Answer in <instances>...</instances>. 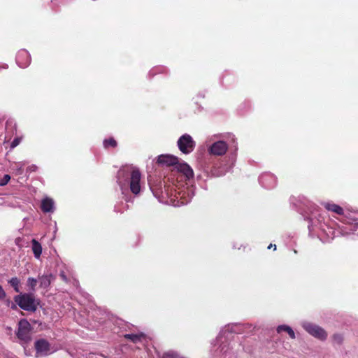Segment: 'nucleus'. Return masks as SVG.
I'll return each mask as SVG.
<instances>
[{"label": "nucleus", "mask_w": 358, "mask_h": 358, "mask_svg": "<svg viewBox=\"0 0 358 358\" xmlns=\"http://www.w3.org/2000/svg\"><path fill=\"white\" fill-rule=\"evenodd\" d=\"M117 180L126 201H130L127 196L129 191L138 195L141 190V174L137 168L127 166L120 169Z\"/></svg>", "instance_id": "1"}, {"label": "nucleus", "mask_w": 358, "mask_h": 358, "mask_svg": "<svg viewBox=\"0 0 358 358\" xmlns=\"http://www.w3.org/2000/svg\"><path fill=\"white\" fill-rule=\"evenodd\" d=\"M14 301L21 309L31 313L37 310L40 303L33 293H20L14 296Z\"/></svg>", "instance_id": "2"}, {"label": "nucleus", "mask_w": 358, "mask_h": 358, "mask_svg": "<svg viewBox=\"0 0 358 358\" xmlns=\"http://www.w3.org/2000/svg\"><path fill=\"white\" fill-rule=\"evenodd\" d=\"M308 228L309 234L319 235L320 232L326 233L327 225L325 222L324 217L317 212L313 213L308 217Z\"/></svg>", "instance_id": "3"}, {"label": "nucleus", "mask_w": 358, "mask_h": 358, "mask_svg": "<svg viewBox=\"0 0 358 358\" xmlns=\"http://www.w3.org/2000/svg\"><path fill=\"white\" fill-rule=\"evenodd\" d=\"M220 136L215 135L207 140L208 152L210 155L222 156L228 150V144L223 140L217 139Z\"/></svg>", "instance_id": "4"}, {"label": "nucleus", "mask_w": 358, "mask_h": 358, "mask_svg": "<svg viewBox=\"0 0 358 358\" xmlns=\"http://www.w3.org/2000/svg\"><path fill=\"white\" fill-rule=\"evenodd\" d=\"M179 150L184 155L192 153L196 148V142L188 134H184L177 141Z\"/></svg>", "instance_id": "5"}, {"label": "nucleus", "mask_w": 358, "mask_h": 358, "mask_svg": "<svg viewBox=\"0 0 358 358\" xmlns=\"http://www.w3.org/2000/svg\"><path fill=\"white\" fill-rule=\"evenodd\" d=\"M30 331L31 325L29 322L25 319L21 320L18 323L17 338L24 342L29 341L31 340Z\"/></svg>", "instance_id": "6"}, {"label": "nucleus", "mask_w": 358, "mask_h": 358, "mask_svg": "<svg viewBox=\"0 0 358 358\" xmlns=\"http://www.w3.org/2000/svg\"><path fill=\"white\" fill-rule=\"evenodd\" d=\"M259 181L261 185L266 189H272L276 186L277 179L271 173H264L259 178Z\"/></svg>", "instance_id": "7"}, {"label": "nucleus", "mask_w": 358, "mask_h": 358, "mask_svg": "<svg viewBox=\"0 0 358 358\" xmlns=\"http://www.w3.org/2000/svg\"><path fill=\"white\" fill-rule=\"evenodd\" d=\"M304 328L310 335L320 340L324 341L327 337L325 330L319 326L308 324L305 325Z\"/></svg>", "instance_id": "8"}, {"label": "nucleus", "mask_w": 358, "mask_h": 358, "mask_svg": "<svg viewBox=\"0 0 358 358\" xmlns=\"http://www.w3.org/2000/svg\"><path fill=\"white\" fill-rule=\"evenodd\" d=\"M16 63L20 68H26L31 63V56L26 50H20L16 56Z\"/></svg>", "instance_id": "9"}, {"label": "nucleus", "mask_w": 358, "mask_h": 358, "mask_svg": "<svg viewBox=\"0 0 358 358\" xmlns=\"http://www.w3.org/2000/svg\"><path fill=\"white\" fill-rule=\"evenodd\" d=\"M41 209L45 213H53L55 210V203L52 199L45 197L41 200Z\"/></svg>", "instance_id": "10"}, {"label": "nucleus", "mask_w": 358, "mask_h": 358, "mask_svg": "<svg viewBox=\"0 0 358 358\" xmlns=\"http://www.w3.org/2000/svg\"><path fill=\"white\" fill-rule=\"evenodd\" d=\"M178 161V157L171 155H161L157 158L158 164L166 166H176Z\"/></svg>", "instance_id": "11"}, {"label": "nucleus", "mask_w": 358, "mask_h": 358, "mask_svg": "<svg viewBox=\"0 0 358 358\" xmlns=\"http://www.w3.org/2000/svg\"><path fill=\"white\" fill-rule=\"evenodd\" d=\"M36 353L40 355H46L50 350V344L45 339H39L35 342Z\"/></svg>", "instance_id": "12"}, {"label": "nucleus", "mask_w": 358, "mask_h": 358, "mask_svg": "<svg viewBox=\"0 0 358 358\" xmlns=\"http://www.w3.org/2000/svg\"><path fill=\"white\" fill-rule=\"evenodd\" d=\"M176 168L179 172L182 173L187 179L189 180L194 177V171L187 163H179L178 162Z\"/></svg>", "instance_id": "13"}, {"label": "nucleus", "mask_w": 358, "mask_h": 358, "mask_svg": "<svg viewBox=\"0 0 358 358\" xmlns=\"http://www.w3.org/2000/svg\"><path fill=\"white\" fill-rule=\"evenodd\" d=\"M322 205L327 210L332 211L336 213L337 215H343L344 213L343 208L337 204L330 202H324L322 203Z\"/></svg>", "instance_id": "14"}, {"label": "nucleus", "mask_w": 358, "mask_h": 358, "mask_svg": "<svg viewBox=\"0 0 358 358\" xmlns=\"http://www.w3.org/2000/svg\"><path fill=\"white\" fill-rule=\"evenodd\" d=\"M124 338L131 341L134 343H137L141 341L142 338H145V335L143 333L134 334H128L124 335Z\"/></svg>", "instance_id": "15"}, {"label": "nucleus", "mask_w": 358, "mask_h": 358, "mask_svg": "<svg viewBox=\"0 0 358 358\" xmlns=\"http://www.w3.org/2000/svg\"><path fill=\"white\" fill-rule=\"evenodd\" d=\"M54 278L52 274L43 275L39 277L40 285L41 287L48 288L51 284V280Z\"/></svg>", "instance_id": "16"}, {"label": "nucleus", "mask_w": 358, "mask_h": 358, "mask_svg": "<svg viewBox=\"0 0 358 358\" xmlns=\"http://www.w3.org/2000/svg\"><path fill=\"white\" fill-rule=\"evenodd\" d=\"M278 333H280L281 331H286L289 337L292 339L295 338V334L292 329L287 325H280L277 328Z\"/></svg>", "instance_id": "17"}, {"label": "nucleus", "mask_w": 358, "mask_h": 358, "mask_svg": "<svg viewBox=\"0 0 358 358\" xmlns=\"http://www.w3.org/2000/svg\"><path fill=\"white\" fill-rule=\"evenodd\" d=\"M8 284L13 288L15 292L19 293L20 292V280L17 277H13L8 280Z\"/></svg>", "instance_id": "18"}, {"label": "nucleus", "mask_w": 358, "mask_h": 358, "mask_svg": "<svg viewBox=\"0 0 358 358\" xmlns=\"http://www.w3.org/2000/svg\"><path fill=\"white\" fill-rule=\"evenodd\" d=\"M25 165V162H15L13 169L15 171L17 175H21L23 173V167Z\"/></svg>", "instance_id": "19"}, {"label": "nucleus", "mask_w": 358, "mask_h": 358, "mask_svg": "<svg viewBox=\"0 0 358 358\" xmlns=\"http://www.w3.org/2000/svg\"><path fill=\"white\" fill-rule=\"evenodd\" d=\"M166 71V69L164 66H156L151 69L149 72V75L150 76H154L155 74L158 73H165Z\"/></svg>", "instance_id": "20"}, {"label": "nucleus", "mask_w": 358, "mask_h": 358, "mask_svg": "<svg viewBox=\"0 0 358 358\" xmlns=\"http://www.w3.org/2000/svg\"><path fill=\"white\" fill-rule=\"evenodd\" d=\"M103 146L106 148H108L109 147L115 148L117 145V142L113 138H110L108 139H105L103 141Z\"/></svg>", "instance_id": "21"}, {"label": "nucleus", "mask_w": 358, "mask_h": 358, "mask_svg": "<svg viewBox=\"0 0 358 358\" xmlns=\"http://www.w3.org/2000/svg\"><path fill=\"white\" fill-rule=\"evenodd\" d=\"M37 285V280L34 278H31V277H29L28 279H27V285L30 287V289L31 291H35V288H36V286Z\"/></svg>", "instance_id": "22"}, {"label": "nucleus", "mask_w": 358, "mask_h": 358, "mask_svg": "<svg viewBox=\"0 0 358 358\" xmlns=\"http://www.w3.org/2000/svg\"><path fill=\"white\" fill-rule=\"evenodd\" d=\"M10 180V176L8 174H5L2 178H0V186H5Z\"/></svg>", "instance_id": "23"}, {"label": "nucleus", "mask_w": 358, "mask_h": 358, "mask_svg": "<svg viewBox=\"0 0 358 358\" xmlns=\"http://www.w3.org/2000/svg\"><path fill=\"white\" fill-rule=\"evenodd\" d=\"M333 341L336 343L341 345L343 341V337L341 334H336L333 336Z\"/></svg>", "instance_id": "24"}, {"label": "nucleus", "mask_w": 358, "mask_h": 358, "mask_svg": "<svg viewBox=\"0 0 358 358\" xmlns=\"http://www.w3.org/2000/svg\"><path fill=\"white\" fill-rule=\"evenodd\" d=\"M42 248H32V250L36 258H40L41 255L42 253Z\"/></svg>", "instance_id": "25"}, {"label": "nucleus", "mask_w": 358, "mask_h": 358, "mask_svg": "<svg viewBox=\"0 0 358 358\" xmlns=\"http://www.w3.org/2000/svg\"><path fill=\"white\" fill-rule=\"evenodd\" d=\"M22 138L20 137L15 138L10 143V149H13L17 147L21 142Z\"/></svg>", "instance_id": "26"}, {"label": "nucleus", "mask_w": 358, "mask_h": 358, "mask_svg": "<svg viewBox=\"0 0 358 358\" xmlns=\"http://www.w3.org/2000/svg\"><path fill=\"white\" fill-rule=\"evenodd\" d=\"M161 358H179V356L177 354L173 352H166L162 356Z\"/></svg>", "instance_id": "27"}, {"label": "nucleus", "mask_w": 358, "mask_h": 358, "mask_svg": "<svg viewBox=\"0 0 358 358\" xmlns=\"http://www.w3.org/2000/svg\"><path fill=\"white\" fill-rule=\"evenodd\" d=\"M185 193H184L183 195L181 196L182 201H181L180 203L182 205H185V204L188 203L190 201L191 199H192V196L191 197L188 196V198H186L185 196Z\"/></svg>", "instance_id": "28"}, {"label": "nucleus", "mask_w": 358, "mask_h": 358, "mask_svg": "<svg viewBox=\"0 0 358 358\" xmlns=\"http://www.w3.org/2000/svg\"><path fill=\"white\" fill-rule=\"evenodd\" d=\"M6 296L5 291L3 290L1 285H0V300L3 299Z\"/></svg>", "instance_id": "29"}, {"label": "nucleus", "mask_w": 358, "mask_h": 358, "mask_svg": "<svg viewBox=\"0 0 358 358\" xmlns=\"http://www.w3.org/2000/svg\"><path fill=\"white\" fill-rule=\"evenodd\" d=\"M59 276L60 278H62V280L66 282H67L69 281L64 271H62L59 274Z\"/></svg>", "instance_id": "30"}, {"label": "nucleus", "mask_w": 358, "mask_h": 358, "mask_svg": "<svg viewBox=\"0 0 358 358\" xmlns=\"http://www.w3.org/2000/svg\"><path fill=\"white\" fill-rule=\"evenodd\" d=\"M27 169L30 171H34L36 169V166L35 165H31L29 166Z\"/></svg>", "instance_id": "31"}, {"label": "nucleus", "mask_w": 358, "mask_h": 358, "mask_svg": "<svg viewBox=\"0 0 358 358\" xmlns=\"http://www.w3.org/2000/svg\"><path fill=\"white\" fill-rule=\"evenodd\" d=\"M33 245L32 246H41L40 243L36 241L35 239L32 240Z\"/></svg>", "instance_id": "32"}, {"label": "nucleus", "mask_w": 358, "mask_h": 358, "mask_svg": "<svg viewBox=\"0 0 358 358\" xmlns=\"http://www.w3.org/2000/svg\"><path fill=\"white\" fill-rule=\"evenodd\" d=\"M17 304H16V303H11V306H10L11 309L16 310L17 309Z\"/></svg>", "instance_id": "33"}, {"label": "nucleus", "mask_w": 358, "mask_h": 358, "mask_svg": "<svg viewBox=\"0 0 358 358\" xmlns=\"http://www.w3.org/2000/svg\"><path fill=\"white\" fill-rule=\"evenodd\" d=\"M8 68V65L7 64H3L1 66H0V71L1 69H6Z\"/></svg>", "instance_id": "34"}, {"label": "nucleus", "mask_w": 358, "mask_h": 358, "mask_svg": "<svg viewBox=\"0 0 358 358\" xmlns=\"http://www.w3.org/2000/svg\"><path fill=\"white\" fill-rule=\"evenodd\" d=\"M230 169H228L227 170H225L224 172H222L220 174H218V176H222L223 174H224L226 172L229 171Z\"/></svg>", "instance_id": "35"}, {"label": "nucleus", "mask_w": 358, "mask_h": 358, "mask_svg": "<svg viewBox=\"0 0 358 358\" xmlns=\"http://www.w3.org/2000/svg\"><path fill=\"white\" fill-rule=\"evenodd\" d=\"M268 246H270V247H272V246H276V245H275V244H272V243H270V244L268 245Z\"/></svg>", "instance_id": "36"}, {"label": "nucleus", "mask_w": 358, "mask_h": 358, "mask_svg": "<svg viewBox=\"0 0 358 358\" xmlns=\"http://www.w3.org/2000/svg\"><path fill=\"white\" fill-rule=\"evenodd\" d=\"M192 192V189H188L187 190V194L189 195V192Z\"/></svg>", "instance_id": "37"}]
</instances>
